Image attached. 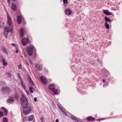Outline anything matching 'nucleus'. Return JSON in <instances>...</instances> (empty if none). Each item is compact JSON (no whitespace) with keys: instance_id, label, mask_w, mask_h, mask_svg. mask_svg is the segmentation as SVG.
Masks as SVG:
<instances>
[{"instance_id":"obj_13","label":"nucleus","mask_w":122,"mask_h":122,"mask_svg":"<svg viewBox=\"0 0 122 122\" xmlns=\"http://www.w3.org/2000/svg\"><path fill=\"white\" fill-rule=\"evenodd\" d=\"M36 68L38 70L41 71L42 69V66L41 65L36 64L35 66Z\"/></svg>"},{"instance_id":"obj_18","label":"nucleus","mask_w":122,"mask_h":122,"mask_svg":"<svg viewBox=\"0 0 122 122\" xmlns=\"http://www.w3.org/2000/svg\"><path fill=\"white\" fill-rule=\"evenodd\" d=\"M1 109L3 110L4 114L5 115H7L8 113L7 110L4 107H3L1 108Z\"/></svg>"},{"instance_id":"obj_24","label":"nucleus","mask_w":122,"mask_h":122,"mask_svg":"<svg viewBox=\"0 0 122 122\" xmlns=\"http://www.w3.org/2000/svg\"><path fill=\"white\" fill-rule=\"evenodd\" d=\"M71 119L73 120L74 121H75V122H76L77 120L78 119L77 118L75 117H73V116H71Z\"/></svg>"},{"instance_id":"obj_35","label":"nucleus","mask_w":122,"mask_h":122,"mask_svg":"<svg viewBox=\"0 0 122 122\" xmlns=\"http://www.w3.org/2000/svg\"><path fill=\"white\" fill-rule=\"evenodd\" d=\"M26 117H24L23 118V122H25V121L26 120Z\"/></svg>"},{"instance_id":"obj_6","label":"nucleus","mask_w":122,"mask_h":122,"mask_svg":"<svg viewBox=\"0 0 122 122\" xmlns=\"http://www.w3.org/2000/svg\"><path fill=\"white\" fill-rule=\"evenodd\" d=\"M40 79L42 83L46 85L48 82V81L46 78L43 76H41Z\"/></svg>"},{"instance_id":"obj_30","label":"nucleus","mask_w":122,"mask_h":122,"mask_svg":"<svg viewBox=\"0 0 122 122\" xmlns=\"http://www.w3.org/2000/svg\"><path fill=\"white\" fill-rule=\"evenodd\" d=\"M7 75L9 77H10L11 76V75L10 73L9 72H8L7 73Z\"/></svg>"},{"instance_id":"obj_38","label":"nucleus","mask_w":122,"mask_h":122,"mask_svg":"<svg viewBox=\"0 0 122 122\" xmlns=\"http://www.w3.org/2000/svg\"><path fill=\"white\" fill-rule=\"evenodd\" d=\"M17 76H18V77H19V79H20V80H21V78L20 77V75H19V73H18V74H17Z\"/></svg>"},{"instance_id":"obj_10","label":"nucleus","mask_w":122,"mask_h":122,"mask_svg":"<svg viewBox=\"0 0 122 122\" xmlns=\"http://www.w3.org/2000/svg\"><path fill=\"white\" fill-rule=\"evenodd\" d=\"M11 8L14 11H16L17 10L16 5L13 3L11 4Z\"/></svg>"},{"instance_id":"obj_11","label":"nucleus","mask_w":122,"mask_h":122,"mask_svg":"<svg viewBox=\"0 0 122 122\" xmlns=\"http://www.w3.org/2000/svg\"><path fill=\"white\" fill-rule=\"evenodd\" d=\"M55 88V86L53 84H51L49 85V89L51 91Z\"/></svg>"},{"instance_id":"obj_12","label":"nucleus","mask_w":122,"mask_h":122,"mask_svg":"<svg viewBox=\"0 0 122 122\" xmlns=\"http://www.w3.org/2000/svg\"><path fill=\"white\" fill-rule=\"evenodd\" d=\"M14 99L12 97H10L9 98L7 99V102L8 103H12L14 102Z\"/></svg>"},{"instance_id":"obj_39","label":"nucleus","mask_w":122,"mask_h":122,"mask_svg":"<svg viewBox=\"0 0 122 122\" xmlns=\"http://www.w3.org/2000/svg\"><path fill=\"white\" fill-rule=\"evenodd\" d=\"M28 61H29V62L32 65H33V63L32 62H31V61L30 60H29Z\"/></svg>"},{"instance_id":"obj_40","label":"nucleus","mask_w":122,"mask_h":122,"mask_svg":"<svg viewBox=\"0 0 122 122\" xmlns=\"http://www.w3.org/2000/svg\"><path fill=\"white\" fill-rule=\"evenodd\" d=\"M34 101L35 102H36L37 101V99L36 98V97H35L34 98Z\"/></svg>"},{"instance_id":"obj_44","label":"nucleus","mask_w":122,"mask_h":122,"mask_svg":"<svg viewBox=\"0 0 122 122\" xmlns=\"http://www.w3.org/2000/svg\"><path fill=\"white\" fill-rule=\"evenodd\" d=\"M8 3L9 4H10V0H8Z\"/></svg>"},{"instance_id":"obj_4","label":"nucleus","mask_w":122,"mask_h":122,"mask_svg":"<svg viewBox=\"0 0 122 122\" xmlns=\"http://www.w3.org/2000/svg\"><path fill=\"white\" fill-rule=\"evenodd\" d=\"M17 21L18 24H20L21 23H22L23 25H25L26 22L23 17L21 15H18L17 17Z\"/></svg>"},{"instance_id":"obj_7","label":"nucleus","mask_w":122,"mask_h":122,"mask_svg":"<svg viewBox=\"0 0 122 122\" xmlns=\"http://www.w3.org/2000/svg\"><path fill=\"white\" fill-rule=\"evenodd\" d=\"M65 12L66 15H71L72 13L71 10L70 8H68L66 9Z\"/></svg>"},{"instance_id":"obj_8","label":"nucleus","mask_w":122,"mask_h":122,"mask_svg":"<svg viewBox=\"0 0 122 122\" xmlns=\"http://www.w3.org/2000/svg\"><path fill=\"white\" fill-rule=\"evenodd\" d=\"M1 90L2 92H9L10 89L7 87H3L1 88Z\"/></svg>"},{"instance_id":"obj_5","label":"nucleus","mask_w":122,"mask_h":122,"mask_svg":"<svg viewBox=\"0 0 122 122\" xmlns=\"http://www.w3.org/2000/svg\"><path fill=\"white\" fill-rule=\"evenodd\" d=\"M30 41L28 39L23 38L21 41V43L23 46H25Z\"/></svg>"},{"instance_id":"obj_51","label":"nucleus","mask_w":122,"mask_h":122,"mask_svg":"<svg viewBox=\"0 0 122 122\" xmlns=\"http://www.w3.org/2000/svg\"><path fill=\"white\" fill-rule=\"evenodd\" d=\"M1 25H0V28H1Z\"/></svg>"},{"instance_id":"obj_21","label":"nucleus","mask_w":122,"mask_h":122,"mask_svg":"<svg viewBox=\"0 0 122 122\" xmlns=\"http://www.w3.org/2000/svg\"><path fill=\"white\" fill-rule=\"evenodd\" d=\"M3 64L4 66H6L7 65V62L5 61V60L4 59H3Z\"/></svg>"},{"instance_id":"obj_42","label":"nucleus","mask_w":122,"mask_h":122,"mask_svg":"<svg viewBox=\"0 0 122 122\" xmlns=\"http://www.w3.org/2000/svg\"><path fill=\"white\" fill-rule=\"evenodd\" d=\"M11 45L13 46H15V45L14 43H12Z\"/></svg>"},{"instance_id":"obj_31","label":"nucleus","mask_w":122,"mask_h":122,"mask_svg":"<svg viewBox=\"0 0 122 122\" xmlns=\"http://www.w3.org/2000/svg\"><path fill=\"white\" fill-rule=\"evenodd\" d=\"M64 4H67L68 0H63Z\"/></svg>"},{"instance_id":"obj_37","label":"nucleus","mask_w":122,"mask_h":122,"mask_svg":"<svg viewBox=\"0 0 122 122\" xmlns=\"http://www.w3.org/2000/svg\"><path fill=\"white\" fill-rule=\"evenodd\" d=\"M40 119L42 121L44 120V119L43 117H42Z\"/></svg>"},{"instance_id":"obj_14","label":"nucleus","mask_w":122,"mask_h":122,"mask_svg":"<svg viewBox=\"0 0 122 122\" xmlns=\"http://www.w3.org/2000/svg\"><path fill=\"white\" fill-rule=\"evenodd\" d=\"M95 119V118L92 117H89L87 118V120L88 121L91 122L94 121Z\"/></svg>"},{"instance_id":"obj_29","label":"nucleus","mask_w":122,"mask_h":122,"mask_svg":"<svg viewBox=\"0 0 122 122\" xmlns=\"http://www.w3.org/2000/svg\"><path fill=\"white\" fill-rule=\"evenodd\" d=\"M3 121L4 122H8L7 119L6 117H4L3 118Z\"/></svg>"},{"instance_id":"obj_15","label":"nucleus","mask_w":122,"mask_h":122,"mask_svg":"<svg viewBox=\"0 0 122 122\" xmlns=\"http://www.w3.org/2000/svg\"><path fill=\"white\" fill-rule=\"evenodd\" d=\"M51 91L52 92L54 95H57L58 94V90L55 89V88Z\"/></svg>"},{"instance_id":"obj_50","label":"nucleus","mask_w":122,"mask_h":122,"mask_svg":"<svg viewBox=\"0 0 122 122\" xmlns=\"http://www.w3.org/2000/svg\"><path fill=\"white\" fill-rule=\"evenodd\" d=\"M25 62H27V61L26 60H25Z\"/></svg>"},{"instance_id":"obj_17","label":"nucleus","mask_w":122,"mask_h":122,"mask_svg":"<svg viewBox=\"0 0 122 122\" xmlns=\"http://www.w3.org/2000/svg\"><path fill=\"white\" fill-rule=\"evenodd\" d=\"M103 13L107 15H111V13L109 12L107 10H104L103 11Z\"/></svg>"},{"instance_id":"obj_33","label":"nucleus","mask_w":122,"mask_h":122,"mask_svg":"<svg viewBox=\"0 0 122 122\" xmlns=\"http://www.w3.org/2000/svg\"><path fill=\"white\" fill-rule=\"evenodd\" d=\"M76 122H84L81 121V120L79 119H78Z\"/></svg>"},{"instance_id":"obj_49","label":"nucleus","mask_w":122,"mask_h":122,"mask_svg":"<svg viewBox=\"0 0 122 122\" xmlns=\"http://www.w3.org/2000/svg\"><path fill=\"white\" fill-rule=\"evenodd\" d=\"M16 0H12V1H16Z\"/></svg>"},{"instance_id":"obj_9","label":"nucleus","mask_w":122,"mask_h":122,"mask_svg":"<svg viewBox=\"0 0 122 122\" xmlns=\"http://www.w3.org/2000/svg\"><path fill=\"white\" fill-rule=\"evenodd\" d=\"M28 79L29 83L30 84L32 85L33 86L34 85V83L32 81L30 76L29 75H28Z\"/></svg>"},{"instance_id":"obj_22","label":"nucleus","mask_w":122,"mask_h":122,"mask_svg":"<svg viewBox=\"0 0 122 122\" xmlns=\"http://www.w3.org/2000/svg\"><path fill=\"white\" fill-rule=\"evenodd\" d=\"M29 89L31 93L33 92V90L34 89L31 86H30L29 87Z\"/></svg>"},{"instance_id":"obj_23","label":"nucleus","mask_w":122,"mask_h":122,"mask_svg":"<svg viewBox=\"0 0 122 122\" xmlns=\"http://www.w3.org/2000/svg\"><path fill=\"white\" fill-rule=\"evenodd\" d=\"M105 25L106 28L107 29H108L109 28V25L107 23V22H106L105 23Z\"/></svg>"},{"instance_id":"obj_1","label":"nucleus","mask_w":122,"mask_h":122,"mask_svg":"<svg viewBox=\"0 0 122 122\" xmlns=\"http://www.w3.org/2000/svg\"><path fill=\"white\" fill-rule=\"evenodd\" d=\"M21 97V100L22 102L21 103L23 107V113L25 115H27L30 112L31 109L30 107L28 106L29 103L27 98L22 94Z\"/></svg>"},{"instance_id":"obj_16","label":"nucleus","mask_w":122,"mask_h":122,"mask_svg":"<svg viewBox=\"0 0 122 122\" xmlns=\"http://www.w3.org/2000/svg\"><path fill=\"white\" fill-rule=\"evenodd\" d=\"M24 31V30L23 28H22L20 29V34L21 36L22 37L24 36V33L23 32Z\"/></svg>"},{"instance_id":"obj_34","label":"nucleus","mask_w":122,"mask_h":122,"mask_svg":"<svg viewBox=\"0 0 122 122\" xmlns=\"http://www.w3.org/2000/svg\"><path fill=\"white\" fill-rule=\"evenodd\" d=\"M18 68L19 69H21L22 68V66L21 64H20L19 65H18Z\"/></svg>"},{"instance_id":"obj_43","label":"nucleus","mask_w":122,"mask_h":122,"mask_svg":"<svg viewBox=\"0 0 122 122\" xmlns=\"http://www.w3.org/2000/svg\"><path fill=\"white\" fill-rule=\"evenodd\" d=\"M59 122V121H58V119H56V122Z\"/></svg>"},{"instance_id":"obj_27","label":"nucleus","mask_w":122,"mask_h":122,"mask_svg":"<svg viewBox=\"0 0 122 122\" xmlns=\"http://www.w3.org/2000/svg\"><path fill=\"white\" fill-rule=\"evenodd\" d=\"M62 112L63 114L65 115V116H67V115L65 111L64 110H62Z\"/></svg>"},{"instance_id":"obj_45","label":"nucleus","mask_w":122,"mask_h":122,"mask_svg":"<svg viewBox=\"0 0 122 122\" xmlns=\"http://www.w3.org/2000/svg\"><path fill=\"white\" fill-rule=\"evenodd\" d=\"M26 64H27V65L28 66H29V64L28 63V62H26Z\"/></svg>"},{"instance_id":"obj_41","label":"nucleus","mask_w":122,"mask_h":122,"mask_svg":"<svg viewBox=\"0 0 122 122\" xmlns=\"http://www.w3.org/2000/svg\"><path fill=\"white\" fill-rule=\"evenodd\" d=\"M57 106L58 107H59V108H60L61 109V107L60 105L58 104Z\"/></svg>"},{"instance_id":"obj_3","label":"nucleus","mask_w":122,"mask_h":122,"mask_svg":"<svg viewBox=\"0 0 122 122\" xmlns=\"http://www.w3.org/2000/svg\"><path fill=\"white\" fill-rule=\"evenodd\" d=\"M35 47L33 46H27L26 48V51L27 54L29 56H31L34 50Z\"/></svg>"},{"instance_id":"obj_20","label":"nucleus","mask_w":122,"mask_h":122,"mask_svg":"<svg viewBox=\"0 0 122 122\" xmlns=\"http://www.w3.org/2000/svg\"><path fill=\"white\" fill-rule=\"evenodd\" d=\"M1 49L2 51L6 53H7L6 49L4 47H1Z\"/></svg>"},{"instance_id":"obj_32","label":"nucleus","mask_w":122,"mask_h":122,"mask_svg":"<svg viewBox=\"0 0 122 122\" xmlns=\"http://www.w3.org/2000/svg\"><path fill=\"white\" fill-rule=\"evenodd\" d=\"M3 114L2 112L0 111V117H1L3 116Z\"/></svg>"},{"instance_id":"obj_28","label":"nucleus","mask_w":122,"mask_h":122,"mask_svg":"<svg viewBox=\"0 0 122 122\" xmlns=\"http://www.w3.org/2000/svg\"><path fill=\"white\" fill-rule=\"evenodd\" d=\"M19 96L18 94H16L15 97V98L17 99L18 100L19 98Z\"/></svg>"},{"instance_id":"obj_19","label":"nucleus","mask_w":122,"mask_h":122,"mask_svg":"<svg viewBox=\"0 0 122 122\" xmlns=\"http://www.w3.org/2000/svg\"><path fill=\"white\" fill-rule=\"evenodd\" d=\"M34 118V116L33 115H32L28 117V120L29 121H30L32 120Z\"/></svg>"},{"instance_id":"obj_46","label":"nucleus","mask_w":122,"mask_h":122,"mask_svg":"<svg viewBox=\"0 0 122 122\" xmlns=\"http://www.w3.org/2000/svg\"><path fill=\"white\" fill-rule=\"evenodd\" d=\"M26 64H27V65L28 66H29V64L28 63V62H26Z\"/></svg>"},{"instance_id":"obj_26","label":"nucleus","mask_w":122,"mask_h":122,"mask_svg":"<svg viewBox=\"0 0 122 122\" xmlns=\"http://www.w3.org/2000/svg\"><path fill=\"white\" fill-rule=\"evenodd\" d=\"M20 80L21 81V85H22V86L24 87V89L25 90V86L23 84V82L22 81V80L21 79V80Z\"/></svg>"},{"instance_id":"obj_36","label":"nucleus","mask_w":122,"mask_h":122,"mask_svg":"<svg viewBox=\"0 0 122 122\" xmlns=\"http://www.w3.org/2000/svg\"><path fill=\"white\" fill-rule=\"evenodd\" d=\"M104 119L102 118V119H97V120L99 121H101L102 120H103Z\"/></svg>"},{"instance_id":"obj_2","label":"nucleus","mask_w":122,"mask_h":122,"mask_svg":"<svg viewBox=\"0 0 122 122\" xmlns=\"http://www.w3.org/2000/svg\"><path fill=\"white\" fill-rule=\"evenodd\" d=\"M7 23L8 25L9 26L10 29L8 27H5L4 28L5 31L3 33L4 35L6 37L7 36L8 32L9 31L12 32L13 28V26L11 23V20L9 15H8L7 17Z\"/></svg>"},{"instance_id":"obj_48","label":"nucleus","mask_w":122,"mask_h":122,"mask_svg":"<svg viewBox=\"0 0 122 122\" xmlns=\"http://www.w3.org/2000/svg\"><path fill=\"white\" fill-rule=\"evenodd\" d=\"M103 82H105V80H103Z\"/></svg>"},{"instance_id":"obj_25","label":"nucleus","mask_w":122,"mask_h":122,"mask_svg":"<svg viewBox=\"0 0 122 122\" xmlns=\"http://www.w3.org/2000/svg\"><path fill=\"white\" fill-rule=\"evenodd\" d=\"M105 21H111V20H110V19L109 18L107 17H105Z\"/></svg>"},{"instance_id":"obj_47","label":"nucleus","mask_w":122,"mask_h":122,"mask_svg":"<svg viewBox=\"0 0 122 122\" xmlns=\"http://www.w3.org/2000/svg\"><path fill=\"white\" fill-rule=\"evenodd\" d=\"M16 53H17L18 52V51L17 50L16 51Z\"/></svg>"}]
</instances>
